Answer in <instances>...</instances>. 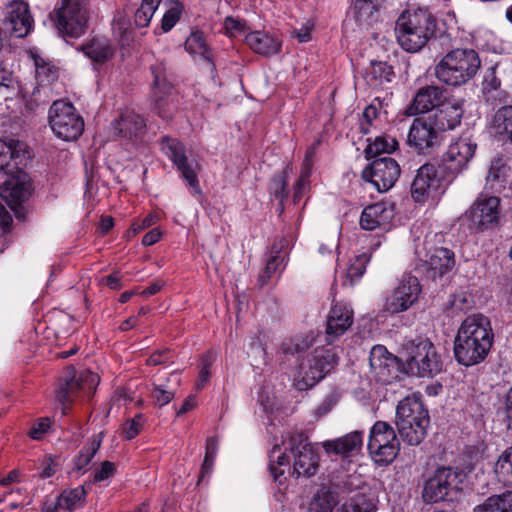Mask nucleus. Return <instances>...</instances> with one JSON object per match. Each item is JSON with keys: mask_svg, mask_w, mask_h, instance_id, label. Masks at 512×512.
<instances>
[{"mask_svg": "<svg viewBox=\"0 0 512 512\" xmlns=\"http://www.w3.org/2000/svg\"><path fill=\"white\" fill-rule=\"evenodd\" d=\"M116 472V466L113 462L104 461L100 467L93 474V482H101L114 476Z\"/></svg>", "mask_w": 512, "mask_h": 512, "instance_id": "13d9d810", "label": "nucleus"}, {"mask_svg": "<svg viewBox=\"0 0 512 512\" xmlns=\"http://www.w3.org/2000/svg\"><path fill=\"white\" fill-rule=\"evenodd\" d=\"M395 217V205L389 202H377L364 208L360 217L362 229L372 231L386 227Z\"/></svg>", "mask_w": 512, "mask_h": 512, "instance_id": "393cba45", "label": "nucleus"}, {"mask_svg": "<svg viewBox=\"0 0 512 512\" xmlns=\"http://www.w3.org/2000/svg\"><path fill=\"white\" fill-rule=\"evenodd\" d=\"M283 444L285 450L293 456V475H296L297 478L315 475L319 465V457L303 432L289 433L283 440Z\"/></svg>", "mask_w": 512, "mask_h": 512, "instance_id": "9d476101", "label": "nucleus"}, {"mask_svg": "<svg viewBox=\"0 0 512 512\" xmlns=\"http://www.w3.org/2000/svg\"><path fill=\"white\" fill-rule=\"evenodd\" d=\"M86 491L83 486L63 491L57 498L58 506L62 510L73 511L85 504Z\"/></svg>", "mask_w": 512, "mask_h": 512, "instance_id": "37998d69", "label": "nucleus"}, {"mask_svg": "<svg viewBox=\"0 0 512 512\" xmlns=\"http://www.w3.org/2000/svg\"><path fill=\"white\" fill-rule=\"evenodd\" d=\"M368 145L364 150L366 159L370 160L382 153H392L398 148V141L388 134L376 136L373 140L368 139Z\"/></svg>", "mask_w": 512, "mask_h": 512, "instance_id": "e433bc0d", "label": "nucleus"}, {"mask_svg": "<svg viewBox=\"0 0 512 512\" xmlns=\"http://www.w3.org/2000/svg\"><path fill=\"white\" fill-rule=\"evenodd\" d=\"M175 396V392L163 385H154L151 390V398L154 405L162 407L167 405Z\"/></svg>", "mask_w": 512, "mask_h": 512, "instance_id": "864d4df0", "label": "nucleus"}, {"mask_svg": "<svg viewBox=\"0 0 512 512\" xmlns=\"http://www.w3.org/2000/svg\"><path fill=\"white\" fill-rule=\"evenodd\" d=\"M425 275L436 281L449 274L456 265L455 253L445 247H436L426 253Z\"/></svg>", "mask_w": 512, "mask_h": 512, "instance_id": "5701e85b", "label": "nucleus"}, {"mask_svg": "<svg viewBox=\"0 0 512 512\" xmlns=\"http://www.w3.org/2000/svg\"><path fill=\"white\" fill-rule=\"evenodd\" d=\"M152 99L154 101V110L163 119H170L176 110V102L173 92L168 96L162 90H152Z\"/></svg>", "mask_w": 512, "mask_h": 512, "instance_id": "c03bdc74", "label": "nucleus"}, {"mask_svg": "<svg viewBox=\"0 0 512 512\" xmlns=\"http://www.w3.org/2000/svg\"><path fill=\"white\" fill-rule=\"evenodd\" d=\"M313 339L306 336H297L292 339L286 340L282 343L281 349L284 354H299L309 349L312 345Z\"/></svg>", "mask_w": 512, "mask_h": 512, "instance_id": "3c124183", "label": "nucleus"}, {"mask_svg": "<svg viewBox=\"0 0 512 512\" xmlns=\"http://www.w3.org/2000/svg\"><path fill=\"white\" fill-rule=\"evenodd\" d=\"M393 77V67L382 61H372L370 68L366 72V81L373 87L390 83Z\"/></svg>", "mask_w": 512, "mask_h": 512, "instance_id": "4c0bfd02", "label": "nucleus"}, {"mask_svg": "<svg viewBox=\"0 0 512 512\" xmlns=\"http://www.w3.org/2000/svg\"><path fill=\"white\" fill-rule=\"evenodd\" d=\"M185 49L192 56L202 57L207 62L212 72L215 70V65L212 62L211 51L206 43L203 32L199 30H192L185 41Z\"/></svg>", "mask_w": 512, "mask_h": 512, "instance_id": "473e14b6", "label": "nucleus"}, {"mask_svg": "<svg viewBox=\"0 0 512 512\" xmlns=\"http://www.w3.org/2000/svg\"><path fill=\"white\" fill-rule=\"evenodd\" d=\"M161 149L165 155L174 163L182 177L192 188L194 194H201V189L192 164L185 155V148L177 139L164 136L161 139Z\"/></svg>", "mask_w": 512, "mask_h": 512, "instance_id": "6ab92c4d", "label": "nucleus"}, {"mask_svg": "<svg viewBox=\"0 0 512 512\" xmlns=\"http://www.w3.org/2000/svg\"><path fill=\"white\" fill-rule=\"evenodd\" d=\"M152 80V90H162L168 96L173 92L174 83L176 81L175 75L171 67L164 61L157 60L150 67Z\"/></svg>", "mask_w": 512, "mask_h": 512, "instance_id": "2f4dec72", "label": "nucleus"}, {"mask_svg": "<svg viewBox=\"0 0 512 512\" xmlns=\"http://www.w3.org/2000/svg\"><path fill=\"white\" fill-rule=\"evenodd\" d=\"M310 174H311L310 170L302 168L301 175H300L299 179L297 180V183L294 188L295 190H294L293 199H294L295 203L301 199L302 190L306 187V185L308 183V179L310 177Z\"/></svg>", "mask_w": 512, "mask_h": 512, "instance_id": "e2e57ef3", "label": "nucleus"}, {"mask_svg": "<svg viewBox=\"0 0 512 512\" xmlns=\"http://www.w3.org/2000/svg\"><path fill=\"white\" fill-rule=\"evenodd\" d=\"M49 428V420L47 418L39 419L30 429L29 435L32 439L39 440Z\"/></svg>", "mask_w": 512, "mask_h": 512, "instance_id": "680f3d73", "label": "nucleus"}, {"mask_svg": "<svg viewBox=\"0 0 512 512\" xmlns=\"http://www.w3.org/2000/svg\"><path fill=\"white\" fill-rule=\"evenodd\" d=\"M161 238V231L158 228H153L149 232H147L143 239L142 244L144 246H151L155 243H157Z\"/></svg>", "mask_w": 512, "mask_h": 512, "instance_id": "774afa93", "label": "nucleus"}, {"mask_svg": "<svg viewBox=\"0 0 512 512\" xmlns=\"http://www.w3.org/2000/svg\"><path fill=\"white\" fill-rule=\"evenodd\" d=\"M338 360L332 350L316 349L299 365L298 388L303 390L316 385L337 365Z\"/></svg>", "mask_w": 512, "mask_h": 512, "instance_id": "9b49d317", "label": "nucleus"}, {"mask_svg": "<svg viewBox=\"0 0 512 512\" xmlns=\"http://www.w3.org/2000/svg\"><path fill=\"white\" fill-rule=\"evenodd\" d=\"M462 472L452 467H441L424 482L422 499L425 503L452 501L460 491Z\"/></svg>", "mask_w": 512, "mask_h": 512, "instance_id": "0eeeda50", "label": "nucleus"}, {"mask_svg": "<svg viewBox=\"0 0 512 512\" xmlns=\"http://www.w3.org/2000/svg\"><path fill=\"white\" fill-rule=\"evenodd\" d=\"M466 215L479 231L492 229L498 226L500 221V198L480 195L466 212Z\"/></svg>", "mask_w": 512, "mask_h": 512, "instance_id": "f3484780", "label": "nucleus"}, {"mask_svg": "<svg viewBox=\"0 0 512 512\" xmlns=\"http://www.w3.org/2000/svg\"><path fill=\"white\" fill-rule=\"evenodd\" d=\"M474 512H512V491L489 496L474 508Z\"/></svg>", "mask_w": 512, "mask_h": 512, "instance_id": "c9c22d12", "label": "nucleus"}, {"mask_svg": "<svg viewBox=\"0 0 512 512\" xmlns=\"http://www.w3.org/2000/svg\"><path fill=\"white\" fill-rule=\"evenodd\" d=\"M292 171V168L287 165L282 171L276 173L270 181L269 184V192L270 195L277 201L278 207L277 211L281 214L284 211V205L283 202L285 198L287 197V185H288V177L290 172Z\"/></svg>", "mask_w": 512, "mask_h": 512, "instance_id": "f704fd0d", "label": "nucleus"}, {"mask_svg": "<svg viewBox=\"0 0 512 512\" xmlns=\"http://www.w3.org/2000/svg\"><path fill=\"white\" fill-rule=\"evenodd\" d=\"M369 364L371 373L379 383L390 384L398 377V358L389 353L383 345H375L372 347Z\"/></svg>", "mask_w": 512, "mask_h": 512, "instance_id": "aec40b11", "label": "nucleus"}, {"mask_svg": "<svg viewBox=\"0 0 512 512\" xmlns=\"http://www.w3.org/2000/svg\"><path fill=\"white\" fill-rule=\"evenodd\" d=\"M353 9L357 20L363 21L373 14L376 6L372 0H355Z\"/></svg>", "mask_w": 512, "mask_h": 512, "instance_id": "5fc2aeb1", "label": "nucleus"}, {"mask_svg": "<svg viewBox=\"0 0 512 512\" xmlns=\"http://www.w3.org/2000/svg\"><path fill=\"white\" fill-rule=\"evenodd\" d=\"M113 125L118 135L129 139L140 137L146 128L145 119L132 110L123 112Z\"/></svg>", "mask_w": 512, "mask_h": 512, "instance_id": "c756f323", "label": "nucleus"}, {"mask_svg": "<svg viewBox=\"0 0 512 512\" xmlns=\"http://www.w3.org/2000/svg\"><path fill=\"white\" fill-rule=\"evenodd\" d=\"M401 174L398 162L390 157L375 159L362 171V179L371 183L378 192L390 190Z\"/></svg>", "mask_w": 512, "mask_h": 512, "instance_id": "ddd939ff", "label": "nucleus"}, {"mask_svg": "<svg viewBox=\"0 0 512 512\" xmlns=\"http://www.w3.org/2000/svg\"><path fill=\"white\" fill-rule=\"evenodd\" d=\"M82 50L88 58L97 63L107 61L114 54V49L106 38H94L89 43L83 45Z\"/></svg>", "mask_w": 512, "mask_h": 512, "instance_id": "72a5a7b5", "label": "nucleus"}, {"mask_svg": "<svg viewBox=\"0 0 512 512\" xmlns=\"http://www.w3.org/2000/svg\"><path fill=\"white\" fill-rule=\"evenodd\" d=\"M36 76L40 82L50 81L56 75V68L50 64H40L38 59H35Z\"/></svg>", "mask_w": 512, "mask_h": 512, "instance_id": "052dcab7", "label": "nucleus"}, {"mask_svg": "<svg viewBox=\"0 0 512 512\" xmlns=\"http://www.w3.org/2000/svg\"><path fill=\"white\" fill-rule=\"evenodd\" d=\"M170 356L171 351L168 349L156 351L147 359V364L155 366L166 363L169 361Z\"/></svg>", "mask_w": 512, "mask_h": 512, "instance_id": "69168bd1", "label": "nucleus"}, {"mask_svg": "<svg viewBox=\"0 0 512 512\" xmlns=\"http://www.w3.org/2000/svg\"><path fill=\"white\" fill-rule=\"evenodd\" d=\"M103 439V433L93 435L87 444L80 451L79 456L75 460V469L77 471H85L96 453L98 452Z\"/></svg>", "mask_w": 512, "mask_h": 512, "instance_id": "79ce46f5", "label": "nucleus"}, {"mask_svg": "<svg viewBox=\"0 0 512 512\" xmlns=\"http://www.w3.org/2000/svg\"><path fill=\"white\" fill-rule=\"evenodd\" d=\"M353 323V310L344 305L336 303L331 307L326 323V342L332 343L343 335Z\"/></svg>", "mask_w": 512, "mask_h": 512, "instance_id": "a878e982", "label": "nucleus"}, {"mask_svg": "<svg viewBox=\"0 0 512 512\" xmlns=\"http://www.w3.org/2000/svg\"><path fill=\"white\" fill-rule=\"evenodd\" d=\"M395 424L400 438L408 445L417 446L425 439L430 417L420 395L407 396L398 403Z\"/></svg>", "mask_w": 512, "mask_h": 512, "instance_id": "7ed1b4c3", "label": "nucleus"}, {"mask_svg": "<svg viewBox=\"0 0 512 512\" xmlns=\"http://www.w3.org/2000/svg\"><path fill=\"white\" fill-rule=\"evenodd\" d=\"M406 372L418 377H434L443 370V361L428 338H417L404 345Z\"/></svg>", "mask_w": 512, "mask_h": 512, "instance_id": "39448f33", "label": "nucleus"}, {"mask_svg": "<svg viewBox=\"0 0 512 512\" xmlns=\"http://www.w3.org/2000/svg\"><path fill=\"white\" fill-rule=\"evenodd\" d=\"M493 126L497 133L505 135L512 142V105L503 106L496 111Z\"/></svg>", "mask_w": 512, "mask_h": 512, "instance_id": "de8ad7c7", "label": "nucleus"}, {"mask_svg": "<svg viewBox=\"0 0 512 512\" xmlns=\"http://www.w3.org/2000/svg\"><path fill=\"white\" fill-rule=\"evenodd\" d=\"M184 6L179 1H170L169 6L162 18L161 28L164 32L170 31L180 20Z\"/></svg>", "mask_w": 512, "mask_h": 512, "instance_id": "8fccbe9b", "label": "nucleus"}, {"mask_svg": "<svg viewBox=\"0 0 512 512\" xmlns=\"http://www.w3.org/2000/svg\"><path fill=\"white\" fill-rule=\"evenodd\" d=\"M368 450L376 464L392 463L400 451V443L393 427L387 422L377 421L370 430Z\"/></svg>", "mask_w": 512, "mask_h": 512, "instance_id": "1a4fd4ad", "label": "nucleus"}, {"mask_svg": "<svg viewBox=\"0 0 512 512\" xmlns=\"http://www.w3.org/2000/svg\"><path fill=\"white\" fill-rule=\"evenodd\" d=\"M269 469L274 481L282 483L281 477L286 470L290 471V460L285 452H281L280 447L275 445L269 455Z\"/></svg>", "mask_w": 512, "mask_h": 512, "instance_id": "a19ab883", "label": "nucleus"}, {"mask_svg": "<svg viewBox=\"0 0 512 512\" xmlns=\"http://www.w3.org/2000/svg\"><path fill=\"white\" fill-rule=\"evenodd\" d=\"M443 140L441 132L433 124L429 117H417L413 120L407 144L419 154H429L439 147Z\"/></svg>", "mask_w": 512, "mask_h": 512, "instance_id": "4468645a", "label": "nucleus"}, {"mask_svg": "<svg viewBox=\"0 0 512 512\" xmlns=\"http://www.w3.org/2000/svg\"><path fill=\"white\" fill-rule=\"evenodd\" d=\"M494 472L499 483L505 486L512 485V446L499 456Z\"/></svg>", "mask_w": 512, "mask_h": 512, "instance_id": "a18cd8bd", "label": "nucleus"}, {"mask_svg": "<svg viewBox=\"0 0 512 512\" xmlns=\"http://www.w3.org/2000/svg\"><path fill=\"white\" fill-rule=\"evenodd\" d=\"M162 0H142L134 14V23L138 28L147 27Z\"/></svg>", "mask_w": 512, "mask_h": 512, "instance_id": "09e8293b", "label": "nucleus"}, {"mask_svg": "<svg viewBox=\"0 0 512 512\" xmlns=\"http://www.w3.org/2000/svg\"><path fill=\"white\" fill-rule=\"evenodd\" d=\"M143 415L137 414L132 419L128 420L123 426V434L126 439L131 440L135 438L141 431L143 426Z\"/></svg>", "mask_w": 512, "mask_h": 512, "instance_id": "6e6d98bb", "label": "nucleus"}, {"mask_svg": "<svg viewBox=\"0 0 512 512\" xmlns=\"http://www.w3.org/2000/svg\"><path fill=\"white\" fill-rule=\"evenodd\" d=\"M439 187L437 169L432 164L422 165L412 182L411 195L416 202H423L431 191Z\"/></svg>", "mask_w": 512, "mask_h": 512, "instance_id": "bb28decb", "label": "nucleus"}, {"mask_svg": "<svg viewBox=\"0 0 512 512\" xmlns=\"http://www.w3.org/2000/svg\"><path fill=\"white\" fill-rule=\"evenodd\" d=\"M156 218L157 217L155 215H148L141 221V223L134 222L131 228L127 231L128 237H133L141 230L153 225L156 222Z\"/></svg>", "mask_w": 512, "mask_h": 512, "instance_id": "0e129e2a", "label": "nucleus"}, {"mask_svg": "<svg viewBox=\"0 0 512 512\" xmlns=\"http://www.w3.org/2000/svg\"><path fill=\"white\" fill-rule=\"evenodd\" d=\"M420 292L418 278L411 274H404L399 285L386 299L385 310L393 314L408 310L418 300Z\"/></svg>", "mask_w": 512, "mask_h": 512, "instance_id": "a211bd4d", "label": "nucleus"}, {"mask_svg": "<svg viewBox=\"0 0 512 512\" xmlns=\"http://www.w3.org/2000/svg\"><path fill=\"white\" fill-rule=\"evenodd\" d=\"M477 150V143L469 137H460L452 142L441 159V167L448 176L455 178L463 173Z\"/></svg>", "mask_w": 512, "mask_h": 512, "instance_id": "f8f14e48", "label": "nucleus"}, {"mask_svg": "<svg viewBox=\"0 0 512 512\" xmlns=\"http://www.w3.org/2000/svg\"><path fill=\"white\" fill-rule=\"evenodd\" d=\"M358 477L347 475L338 483L332 485H321L314 493L310 502V512H333L334 508L339 504V491L343 493L352 492L358 487L356 481Z\"/></svg>", "mask_w": 512, "mask_h": 512, "instance_id": "2eb2a0df", "label": "nucleus"}, {"mask_svg": "<svg viewBox=\"0 0 512 512\" xmlns=\"http://www.w3.org/2000/svg\"><path fill=\"white\" fill-rule=\"evenodd\" d=\"M3 23L6 31L11 36L18 38L27 36L31 32L34 23L28 3L22 0L10 3Z\"/></svg>", "mask_w": 512, "mask_h": 512, "instance_id": "412c9836", "label": "nucleus"}, {"mask_svg": "<svg viewBox=\"0 0 512 512\" xmlns=\"http://www.w3.org/2000/svg\"><path fill=\"white\" fill-rule=\"evenodd\" d=\"M368 262L369 256L365 253L354 257L344 274L342 285L353 286L365 273Z\"/></svg>", "mask_w": 512, "mask_h": 512, "instance_id": "49530a36", "label": "nucleus"}, {"mask_svg": "<svg viewBox=\"0 0 512 512\" xmlns=\"http://www.w3.org/2000/svg\"><path fill=\"white\" fill-rule=\"evenodd\" d=\"M494 333L488 317L482 314L468 316L460 325L454 340L456 361L470 367L483 362L488 356Z\"/></svg>", "mask_w": 512, "mask_h": 512, "instance_id": "f257e3e1", "label": "nucleus"}, {"mask_svg": "<svg viewBox=\"0 0 512 512\" xmlns=\"http://www.w3.org/2000/svg\"><path fill=\"white\" fill-rule=\"evenodd\" d=\"M100 382L99 376L89 370H84L76 375L73 368L67 370L64 383L56 391L57 400L65 405L73 401L80 392L91 394Z\"/></svg>", "mask_w": 512, "mask_h": 512, "instance_id": "dca6fc26", "label": "nucleus"}, {"mask_svg": "<svg viewBox=\"0 0 512 512\" xmlns=\"http://www.w3.org/2000/svg\"><path fill=\"white\" fill-rule=\"evenodd\" d=\"M436 26L435 18L425 9L403 12L395 25L397 41L405 51L418 52L434 36Z\"/></svg>", "mask_w": 512, "mask_h": 512, "instance_id": "f03ea898", "label": "nucleus"}, {"mask_svg": "<svg viewBox=\"0 0 512 512\" xmlns=\"http://www.w3.org/2000/svg\"><path fill=\"white\" fill-rule=\"evenodd\" d=\"M375 498L371 493L357 492L342 506V512H374Z\"/></svg>", "mask_w": 512, "mask_h": 512, "instance_id": "58836bf2", "label": "nucleus"}, {"mask_svg": "<svg viewBox=\"0 0 512 512\" xmlns=\"http://www.w3.org/2000/svg\"><path fill=\"white\" fill-rule=\"evenodd\" d=\"M363 445V436L359 431L348 433L342 437L322 443L327 454L349 457L358 453Z\"/></svg>", "mask_w": 512, "mask_h": 512, "instance_id": "c85d7f7f", "label": "nucleus"}, {"mask_svg": "<svg viewBox=\"0 0 512 512\" xmlns=\"http://www.w3.org/2000/svg\"><path fill=\"white\" fill-rule=\"evenodd\" d=\"M26 144L17 139H0V170L12 174L29 158Z\"/></svg>", "mask_w": 512, "mask_h": 512, "instance_id": "b1692460", "label": "nucleus"}, {"mask_svg": "<svg viewBox=\"0 0 512 512\" xmlns=\"http://www.w3.org/2000/svg\"><path fill=\"white\" fill-rule=\"evenodd\" d=\"M285 256L281 253L280 248L273 245L270 257L267 259L265 268L258 276L259 286L263 287L278 271L284 268Z\"/></svg>", "mask_w": 512, "mask_h": 512, "instance_id": "ea45409f", "label": "nucleus"}, {"mask_svg": "<svg viewBox=\"0 0 512 512\" xmlns=\"http://www.w3.org/2000/svg\"><path fill=\"white\" fill-rule=\"evenodd\" d=\"M246 43L255 52L261 55L269 56L279 52L281 43L272 35L254 31L246 35Z\"/></svg>", "mask_w": 512, "mask_h": 512, "instance_id": "7c9ffc66", "label": "nucleus"}, {"mask_svg": "<svg viewBox=\"0 0 512 512\" xmlns=\"http://www.w3.org/2000/svg\"><path fill=\"white\" fill-rule=\"evenodd\" d=\"M506 166L501 158H495L492 160L488 175L487 181H500L505 177Z\"/></svg>", "mask_w": 512, "mask_h": 512, "instance_id": "bf43d9fd", "label": "nucleus"}, {"mask_svg": "<svg viewBox=\"0 0 512 512\" xmlns=\"http://www.w3.org/2000/svg\"><path fill=\"white\" fill-rule=\"evenodd\" d=\"M462 116V106L458 102L446 101L445 99L429 118L443 135L444 132L453 130L460 125Z\"/></svg>", "mask_w": 512, "mask_h": 512, "instance_id": "cd10ccee", "label": "nucleus"}, {"mask_svg": "<svg viewBox=\"0 0 512 512\" xmlns=\"http://www.w3.org/2000/svg\"><path fill=\"white\" fill-rule=\"evenodd\" d=\"M89 0H60L50 14L58 33L63 37H80L88 20Z\"/></svg>", "mask_w": 512, "mask_h": 512, "instance_id": "423d86ee", "label": "nucleus"}, {"mask_svg": "<svg viewBox=\"0 0 512 512\" xmlns=\"http://www.w3.org/2000/svg\"><path fill=\"white\" fill-rule=\"evenodd\" d=\"M481 66V60L474 49H453L434 67V75L449 86H460L475 77Z\"/></svg>", "mask_w": 512, "mask_h": 512, "instance_id": "20e7f679", "label": "nucleus"}, {"mask_svg": "<svg viewBox=\"0 0 512 512\" xmlns=\"http://www.w3.org/2000/svg\"><path fill=\"white\" fill-rule=\"evenodd\" d=\"M214 360H215L214 355L210 352H208L202 356L201 369L199 372L198 380L196 382V388L198 390L203 389L204 386L208 383L210 375H211L210 368H211Z\"/></svg>", "mask_w": 512, "mask_h": 512, "instance_id": "603ef678", "label": "nucleus"}, {"mask_svg": "<svg viewBox=\"0 0 512 512\" xmlns=\"http://www.w3.org/2000/svg\"><path fill=\"white\" fill-rule=\"evenodd\" d=\"M380 114L381 113L377 110L376 103L371 102L363 111V119L370 123L377 120Z\"/></svg>", "mask_w": 512, "mask_h": 512, "instance_id": "338daca9", "label": "nucleus"}, {"mask_svg": "<svg viewBox=\"0 0 512 512\" xmlns=\"http://www.w3.org/2000/svg\"><path fill=\"white\" fill-rule=\"evenodd\" d=\"M49 124L54 134L65 141L77 140L84 130V121L74 106L63 100L54 101L49 109Z\"/></svg>", "mask_w": 512, "mask_h": 512, "instance_id": "6e6552de", "label": "nucleus"}, {"mask_svg": "<svg viewBox=\"0 0 512 512\" xmlns=\"http://www.w3.org/2000/svg\"><path fill=\"white\" fill-rule=\"evenodd\" d=\"M446 90L436 85H426L417 90L404 114L416 116L437 109L446 99Z\"/></svg>", "mask_w": 512, "mask_h": 512, "instance_id": "4be33fe9", "label": "nucleus"}, {"mask_svg": "<svg viewBox=\"0 0 512 512\" xmlns=\"http://www.w3.org/2000/svg\"><path fill=\"white\" fill-rule=\"evenodd\" d=\"M496 68L497 65H494L487 70L482 83L484 92L490 93L500 88L501 80L496 76Z\"/></svg>", "mask_w": 512, "mask_h": 512, "instance_id": "4d7b16f0", "label": "nucleus"}]
</instances>
